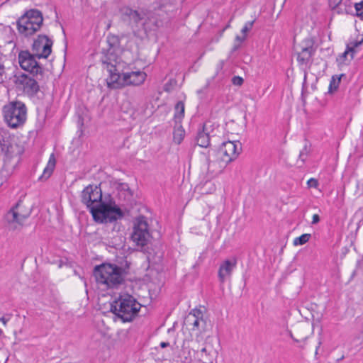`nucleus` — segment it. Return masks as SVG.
Instances as JSON below:
<instances>
[{"label": "nucleus", "mask_w": 363, "mask_h": 363, "mask_svg": "<svg viewBox=\"0 0 363 363\" xmlns=\"http://www.w3.org/2000/svg\"><path fill=\"white\" fill-rule=\"evenodd\" d=\"M289 336L294 342H298V340L293 336L291 331H289Z\"/></svg>", "instance_id": "nucleus-45"}, {"label": "nucleus", "mask_w": 363, "mask_h": 363, "mask_svg": "<svg viewBox=\"0 0 363 363\" xmlns=\"http://www.w3.org/2000/svg\"><path fill=\"white\" fill-rule=\"evenodd\" d=\"M241 150V143L238 141H226L222 143L218 152L223 155L221 160L228 164L235 160Z\"/></svg>", "instance_id": "nucleus-14"}, {"label": "nucleus", "mask_w": 363, "mask_h": 363, "mask_svg": "<svg viewBox=\"0 0 363 363\" xmlns=\"http://www.w3.org/2000/svg\"><path fill=\"white\" fill-rule=\"evenodd\" d=\"M21 18L23 21L26 20V22L33 23V24L36 25V26L43 24V13L38 9H30L26 11Z\"/></svg>", "instance_id": "nucleus-18"}, {"label": "nucleus", "mask_w": 363, "mask_h": 363, "mask_svg": "<svg viewBox=\"0 0 363 363\" xmlns=\"http://www.w3.org/2000/svg\"><path fill=\"white\" fill-rule=\"evenodd\" d=\"M31 213V209H25L22 200L13 206L9 211L4 215V219L9 229L16 230V225H23L26 219H27Z\"/></svg>", "instance_id": "nucleus-7"}, {"label": "nucleus", "mask_w": 363, "mask_h": 363, "mask_svg": "<svg viewBox=\"0 0 363 363\" xmlns=\"http://www.w3.org/2000/svg\"><path fill=\"white\" fill-rule=\"evenodd\" d=\"M237 261L234 258L233 259H225L222 262L218 269V279L220 283H224L225 278L230 277L233 269L236 267Z\"/></svg>", "instance_id": "nucleus-17"}, {"label": "nucleus", "mask_w": 363, "mask_h": 363, "mask_svg": "<svg viewBox=\"0 0 363 363\" xmlns=\"http://www.w3.org/2000/svg\"><path fill=\"white\" fill-rule=\"evenodd\" d=\"M254 22L255 21H248L245 24L244 27L241 30L243 35H246V33L252 29Z\"/></svg>", "instance_id": "nucleus-33"}, {"label": "nucleus", "mask_w": 363, "mask_h": 363, "mask_svg": "<svg viewBox=\"0 0 363 363\" xmlns=\"http://www.w3.org/2000/svg\"><path fill=\"white\" fill-rule=\"evenodd\" d=\"M16 25L18 33L24 37L33 35L38 31L43 26L39 25L36 26V25L33 24V23L26 22V20L23 21L21 17L17 20Z\"/></svg>", "instance_id": "nucleus-15"}, {"label": "nucleus", "mask_w": 363, "mask_h": 363, "mask_svg": "<svg viewBox=\"0 0 363 363\" xmlns=\"http://www.w3.org/2000/svg\"><path fill=\"white\" fill-rule=\"evenodd\" d=\"M178 125V127H174V130L173 133V140L174 143H176L177 144H180L184 140L185 135V130L182 125H181V123Z\"/></svg>", "instance_id": "nucleus-25"}, {"label": "nucleus", "mask_w": 363, "mask_h": 363, "mask_svg": "<svg viewBox=\"0 0 363 363\" xmlns=\"http://www.w3.org/2000/svg\"><path fill=\"white\" fill-rule=\"evenodd\" d=\"M311 235L309 233L303 234L301 236L294 239V245L295 246L303 245L306 244V242H308L309 241V240L311 239Z\"/></svg>", "instance_id": "nucleus-28"}, {"label": "nucleus", "mask_w": 363, "mask_h": 363, "mask_svg": "<svg viewBox=\"0 0 363 363\" xmlns=\"http://www.w3.org/2000/svg\"><path fill=\"white\" fill-rule=\"evenodd\" d=\"M78 123L80 124L81 126L83 125L84 123H83V118L82 117L79 118Z\"/></svg>", "instance_id": "nucleus-47"}, {"label": "nucleus", "mask_w": 363, "mask_h": 363, "mask_svg": "<svg viewBox=\"0 0 363 363\" xmlns=\"http://www.w3.org/2000/svg\"><path fill=\"white\" fill-rule=\"evenodd\" d=\"M0 152L3 153L6 157L11 158L14 153V146L10 143L9 140H5L2 138L0 139Z\"/></svg>", "instance_id": "nucleus-22"}, {"label": "nucleus", "mask_w": 363, "mask_h": 363, "mask_svg": "<svg viewBox=\"0 0 363 363\" xmlns=\"http://www.w3.org/2000/svg\"><path fill=\"white\" fill-rule=\"evenodd\" d=\"M317 45L313 37L305 38L301 43V51L297 53V62L299 65L310 67L313 62V57L317 50Z\"/></svg>", "instance_id": "nucleus-10"}, {"label": "nucleus", "mask_w": 363, "mask_h": 363, "mask_svg": "<svg viewBox=\"0 0 363 363\" xmlns=\"http://www.w3.org/2000/svg\"><path fill=\"white\" fill-rule=\"evenodd\" d=\"M349 54L351 55V50L349 48H346L345 51L337 58V61L340 64L345 63ZM352 60V59L350 58V60Z\"/></svg>", "instance_id": "nucleus-31"}, {"label": "nucleus", "mask_w": 363, "mask_h": 363, "mask_svg": "<svg viewBox=\"0 0 363 363\" xmlns=\"http://www.w3.org/2000/svg\"><path fill=\"white\" fill-rule=\"evenodd\" d=\"M56 165V160L54 154L52 153L48 162L45 168L43 170V174L40 177V180H47L52 175Z\"/></svg>", "instance_id": "nucleus-21"}, {"label": "nucleus", "mask_w": 363, "mask_h": 363, "mask_svg": "<svg viewBox=\"0 0 363 363\" xmlns=\"http://www.w3.org/2000/svg\"><path fill=\"white\" fill-rule=\"evenodd\" d=\"M184 117V103L182 101H179L174 106V120L176 123L180 124L182 120Z\"/></svg>", "instance_id": "nucleus-23"}, {"label": "nucleus", "mask_w": 363, "mask_h": 363, "mask_svg": "<svg viewBox=\"0 0 363 363\" xmlns=\"http://www.w3.org/2000/svg\"><path fill=\"white\" fill-rule=\"evenodd\" d=\"M309 152H310V149L308 148V145L306 144L304 145L303 148L302 149V150H301L299 155H298V158L301 161L303 164L305 163V162L307 159V157L309 154Z\"/></svg>", "instance_id": "nucleus-30"}, {"label": "nucleus", "mask_w": 363, "mask_h": 363, "mask_svg": "<svg viewBox=\"0 0 363 363\" xmlns=\"http://www.w3.org/2000/svg\"><path fill=\"white\" fill-rule=\"evenodd\" d=\"M240 44H238V45H234V46L233 47L232 50H231V52H235L236 50H238L239 48H240Z\"/></svg>", "instance_id": "nucleus-43"}, {"label": "nucleus", "mask_w": 363, "mask_h": 363, "mask_svg": "<svg viewBox=\"0 0 363 363\" xmlns=\"http://www.w3.org/2000/svg\"><path fill=\"white\" fill-rule=\"evenodd\" d=\"M2 334H3V331L1 329H0V337L2 335Z\"/></svg>", "instance_id": "nucleus-49"}, {"label": "nucleus", "mask_w": 363, "mask_h": 363, "mask_svg": "<svg viewBox=\"0 0 363 363\" xmlns=\"http://www.w3.org/2000/svg\"><path fill=\"white\" fill-rule=\"evenodd\" d=\"M132 16H133V18H134V20L136 22H138V21H140L141 19L140 14L137 11H134L133 12Z\"/></svg>", "instance_id": "nucleus-40"}, {"label": "nucleus", "mask_w": 363, "mask_h": 363, "mask_svg": "<svg viewBox=\"0 0 363 363\" xmlns=\"http://www.w3.org/2000/svg\"><path fill=\"white\" fill-rule=\"evenodd\" d=\"M119 198L124 196L125 199L130 200L133 196V192L127 183H119L116 186Z\"/></svg>", "instance_id": "nucleus-24"}, {"label": "nucleus", "mask_w": 363, "mask_h": 363, "mask_svg": "<svg viewBox=\"0 0 363 363\" xmlns=\"http://www.w3.org/2000/svg\"><path fill=\"white\" fill-rule=\"evenodd\" d=\"M342 1V0H329V6L332 9H335Z\"/></svg>", "instance_id": "nucleus-36"}, {"label": "nucleus", "mask_w": 363, "mask_h": 363, "mask_svg": "<svg viewBox=\"0 0 363 363\" xmlns=\"http://www.w3.org/2000/svg\"><path fill=\"white\" fill-rule=\"evenodd\" d=\"M307 184L309 187L316 188L318 186V182L317 179L311 178L308 181Z\"/></svg>", "instance_id": "nucleus-37"}, {"label": "nucleus", "mask_w": 363, "mask_h": 363, "mask_svg": "<svg viewBox=\"0 0 363 363\" xmlns=\"http://www.w3.org/2000/svg\"><path fill=\"white\" fill-rule=\"evenodd\" d=\"M16 25L18 33L24 37L33 35L38 31L43 26L39 25L36 26V25L33 24V23L26 22V20L23 21L21 17L17 20Z\"/></svg>", "instance_id": "nucleus-16"}, {"label": "nucleus", "mask_w": 363, "mask_h": 363, "mask_svg": "<svg viewBox=\"0 0 363 363\" xmlns=\"http://www.w3.org/2000/svg\"><path fill=\"white\" fill-rule=\"evenodd\" d=\"M231 81L233 84L235 86H241L244 82V79L240 76H234Z\"/></svg>", "instance_id": "nucleus-35"}, {"label": "nucleus", "mask_w": 363, "mask_h": 363, "mask_svg": "<svg viewBox=\"0 0 363 363\" xmlns=\"http://www.w3.org/2000/svg\"><path fill=\"white\" fill-rule=\"evenodd\" d=\"M196 144L202 147H207L210 145V137L205 131V125L198 130L196 137Z\"/></svg>", "instance_id": "nucleus-20"}, {"label": "nucleus", "mask_w": 363, "mask_h": 363, "mask_svg": "<svg viewBox=\"0 0 363 363\" xmlns=\"http://www.w3.org/2000/svg\"><path fill=\"white\" fill-rule=\"evenodd\" d=\"M354 8L356 10V15L363 20V1L359 3H356Z\"/></svg>", "instance_id": "nucleus-32"}, {"label": "nucleus", "mask_w": 363, "mask_h": 363, "mask_svg": "<svg viewBox=\"0 0 363 363\" xmlns=\"http://www.w3.org/2000/svg\"><path fill=\"white\" fill-rule=\"evenodd\" d=\"M91 213L95 222L101 224L113 223L124 217L123 210L116 204L115 200L108 195L101 201L91 208Z\"/></svg>", "instance_id": "nucleus-2"}, {"label": "nucleus", "mask_w": 363, "mask_h": 363, "mask_svg": "<svg viewBox=\"0 0 363 363\" xmlns=\"http://www.w3.org/2000/svg\"><path fill=\"white\" fill-rule=\"evenodd\" d=\"M320 345H321V342H318V345L316 347V349H315V356H317V355H318V349H319V347H320Z\"/></svg>", "instance_id": "nucleus-46"}, {"label": "nucleus", "mask_w": 363, "mask_h": 363, "mask_svg": "<svg viewBox=\"0 0 363 363\" xmlns=\"http://www.w3.org/2000/svg\"><path fill=\"white\" fill-rule=\"evenodd\" d=\"M53 41L46 35H38L32 45V50L38 59L48 58L52 52Z\"/></svg>", "instance_id": "nucleus-13"}, {"label": "nucleus", "mask_w": 363, "mask_h": 363, "mask_svg": "<svg viewBox=\"0 0 363 363\" xmlns=\"http://www.w3.org/2000/svg\"><path fill=\"white\" fill-rule=\"evenodd\" d=\"M191 318L203 320V312L199 308L193 309L185 318V322L189 323L191 320Z\"/></svg>", "instance_id": "nucleus-27"}, {"label": "nucleus", "mask_w": 363, "mask_h": 363, "mask_svg": "<svg viewBox=\"0 0 363 363\" xmlns=\"http://www.w3.org/2000/svg\"><path fill=\"white\" fill-rule=\"evenodd\" d=\"M9 318H6L5 317H1L0 318V321H1L4 325H6V323L9 321Z\"/></svg>", "instance_id": "nucleus-44"}, {"label": "nucleus", "mask_w": 363, "mask_h": 363, "mask_svg": "<svg viewBox=\"0 0 363 363\" xmlns=\"http://www.w3.org/2000/svg\"><path fill=\"white\" fill-rule=\"evenodd\" d=\"M43 77H33L32 74H21L17 77L16 82L22 85L23 92L32 98L37 95L40 91V86L38 81Z\"/></svg>", "instance_id": "nucleus-12"}, {"label": "nucleus", "mask_w": 363, "mask_h": 363, "mask_svg": "<svg viewBox=\"0 0 363 363\" xmlns=\"http://www.w3.org/2000/svg\"><path fill=\"white\" fill-rule=\"evenodd\" d=\"M246 39V35H243V36L237 35L235 37V40L239 43H242Z\"/></svg>", "instance_id": "nucleus-41"}, {"label": "nucleus", "mask_w": 363, "mask_h": 363, "mask_svg": "<svg viewBox=\"0 0 363 363\" xmlns=\"http://www.w3.org/2000/svg\"><path fill=\"white\" fill-rule=\"evenodd\" d=\"M150 238V234L146 217L144 216L137 217L134 221L133 233L130 235L131 240L137 246L144 247L147 245Z\"/></svg>", "instance_id": "nucleus-9"}, {"label": "nucleus", "mask_w": 363, "mask_h": 363, "mask_svg": "<svg viewBox=\"0 0 363 363\" xmlns=\"http://www.w3.org/2000/svg\"><path fill=\"white\" fill-rule=\"evenodd\" d=\"M162 348H166L169 346V343L168 342H162L160 345Z\"/></svg>", "instance_id": "nucleus-42"}, {"label": "nucleus", "mask_w": 363, "mask_h": 363, "mask_svg": "<svg viewBox=\"0 0 363 363\" xmlns=\"http://www.w3.org/2000/svg\"><path fill=\"white\" fill-rule=\"evenodd\" d=\"M142 305L133 296L120 295L110 305V311L123 323L131 322L138 315Z\"/></svg>", "instance_id": "nucleus-3"}, {"label": "nucleus", "mask_w": 363, "mask_h": 363, "mask_svg": "<svg viewBox=\"0 0 363 363\" xmlns=\"http://www.w3.org/2000/svg\"><path fill=\"white\" fill-rule=\"evenodd\" d=\"M363 43V39L361 40H354L351 41L350 43L347 45V48H349L351 50V59L354 58V55L356 52L355 48L362 45Z\"/></svg>", "instance_id": "nucleus-29"}, {"label": "nucleus", "mask_w": 363, "mask_h": 363, "mask_svg": "<svg viewBox=\"0 0 363 363\" xmlns=\"http://www.w3.org/2000/svg\"><path fill=\"white\" fill-rule=\"evenodd\" d=\"M93 274L99 284L117 288L125 281V269L114 264L103 263L94 267Z\"/></svg>", "instance_id": "nucleus-4"}, {"label": "nucleus", "mask_w": 363, "mask_h": 363, "mask_svg": "<svg viewBox=\"0 0 363 363\" xmlns=\"http://www.w3.org/2000/svg\"><path fill=\"white\" fill-rule=\"evenodd\" d=\"M36 54H31L28 50H21L18 55V63L21 69L29 72L33 77H43L44 69L37 62Z\"/></svg>", "instance_id": "nucleus-8"}, {"label": "nucleus", "mask_w": 363, "mask_h": 363, "mask_svg": "<svg viewBox=\"0 0 363 363\" xmlns=\"http://www.w3.org/2000/svg\"><path fill=\"white\" fill-rule=\"evenodd\" d=\"M201 352H206V349L205 347H204V348H203V349L201 350Z\"/></svg>", "instance_id": "nucleus-48"}, {"label": "nucleus", "mask_w": 363, "mask_h": 363, "mask_svg": "<svg viewBox=\"0 0 363 363\" xmlns=\"http://www.w3.org/2000/svg\"><path fill=\"white\" fill-rule=\"evenodd\" d=\"M344 75V74H341L339 76L334 75L332 77L329 85L328 93L333 94L334 91L337 90L341 81V77H343Z\"/></svg>", "instance_id": "nucleus-26"}, {"label": "nucleus", "mask_w": 363, "mask_h": 363, "mask_svg": "<svg viewBox=\"0 0 363 363\" xmlns=\"http://www.w3.org/2000/svg\"><path fill=\"white\" fill-rule=\"evenodd\" d=\"M5 122L12 128L23 125L27 118V108L21 101H10L3 107Z\"/></svg>", "instance_id": "nucleus-5"}, {"label": "nucleus", "mask_w": 363, "mask_h": 363, "mask_svg": "<svg viewBox=\"0 0 363 363\" xmlns=\"http://www.w3.org/2000/svg\"><path fill=\"white\" fill-rule=\"evenodd\" d=\"M174 0H152L151 9L155 11H164L167 13L169 8L172 7Z\"/></svg>", "instance_id": "nucleus-19"}, {"label": "nucleus", "mask_w": 363, "mask_h": 363, "mask_svg": "<svg viewBox=\"0 0 363 363\" xmlns=\"http://www.w3.org/2000/svg\"><path fill=\"white\" fill-rule=\"evenodd\" d=\"M103 198L102 191L99 185L89 184L86 186L81 194V201L86 206L91 212V208L99 203Z\"/></svg>", "instance_id": "nucleus-11"}, {"label": "nucleus", "mask_w": 363, "mask_h": 363, "mask_svg": "<svg viewBox=\"0 0 363 363\" xmlns=\"http://www.w3.org/2000/svg\"><path fill=\"white\" fill-rule=\"evenodd\" d=\"M320 216L318 214H314L313 216L311 225H315V224L318 223L320 222Z\"/></svg>", "instance_id": "nucleus-39"}, {"label": "nucleus", "mask_w": 363, "mask_h": 363, "mask_svg": "<svg viewBox=\"0 0 363 363\" xmlns=\"http://www.w3.org/2000/svg\"><path fill=\"white\" fill-rule=\"evenodd\" d=\"M108 72L109 76L106 79L107 86L111 89H118L130 85L139 86L145 82L147 76L145 72L141 71L123 72L120 69V64L111 67Z\"/></svg>", "instance_id": "nucleus-1"}, {"label": "nucleus", "mask_w": 363, "mask_h": 363, "mask_svg": "<svg viewBox=\"0 0 363 363\" xmlns=\"http://www.w3.org/2000/svg\"><path fill=\"white\" fill-rule=\"evenodd\" d=\"M200 320L195 318H191V320L189 323H186L187 325H192L191 330H198L199 328Z\"/></svg>", "instance_id": "nucleus-34"}, {"label": "nucleus", "mask_w": 363, "mask_h": 363, "mask_svg": "<svg viewBox=\"0 0 363 363\" xmlns=\"http://www.w3.org/2000/svg\"><path fill=\"white\" fill-rule=\"evenodd\" d=\"M4 172L5 170L4 169H2L1 171H0V178H1V183L4 182V181H6L8 178V177L9 176L10 173L9 172H6V174H4Z\"/></svg>", "instance_id": "nucleus-38"}, {"label": "nucleus", "mask_w": 363, "mask_h": 363, "mask_svg": "<svg viewBox=\"0 0 363 363\" xmlns=\"http://www.w3.org/2000/svg\"><path fill=\"white\" fill-rule=\"evenodd\" d=\"M108 48L101 52V62L104 68L108 71L110 67L120 64L118 55L122 52L121 38L118 35L109 34L106 38Z\"/></svg>", "instance_id": "nucleus-6"}]
</instances>
